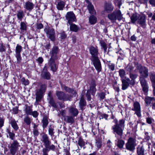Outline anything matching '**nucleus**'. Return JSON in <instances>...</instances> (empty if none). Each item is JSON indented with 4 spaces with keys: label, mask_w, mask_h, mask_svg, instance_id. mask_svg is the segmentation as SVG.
I'll use <instances>...</instances> for the list:
<instances>
[{
    "label": "nucleus",
    "mask_w": 155,
    "mask_h": 155,
    "mask_svg": "<svg viewBox=\"0 0 155 155\" xmlns=\"http://www.w3.org/2000/svg\"><path fill=\"white\" fill-rule=\"evenodd\" d=\"M132 110L135 111L134 114H136L138 117H141L140 105L138 102L136 101L134 102L133 107Z\"/></svg>",
    "instance_id": "6e6552de"
},
{
    "label": "nucleus",
    "mask_w": 155,
    "mask_h": 155,
    "mask_svg": "<svg viewBox=\"0 0 155 155\" xmlns=\"http://www.w3.org/2000/svg\"><path fill=\"white\" fill-rule=\"evenodd\" d=\"M137 155H144L145 150L143 147L139 145L137 148Z\"/></svg>",
    "instance_id": "cd10ccee"
},
{
    "label": "nucleus",
    "mask_w": 155,
    "mask_h": 155,
    "mask_svg": "<svg viewBox=\"0 0 155 155\" xmlns=\"http://www.w3.org/2000/svg\"><path fill=\"white\" fill-rule=\"evenodd\" d=\"M114 7L111 4H107L104 6V11L107 13H110L113 11Z\"/></svg>",
    "instance_id": "b1692460"
},
{
    "label": "nucleus",
    "mask_w": 155,
    "mask_h": 155,
    "mask_svg": "<svg viewBox=\"0 0 155 155\" xmlns=\"http://www.w3.org/2000/svg\"><path fill=\"white\" fill-rule=\"evenodd\" d=\"M90 51L92 55L91 58L98 57V50L97 47H94L93 46L91 47L90 48Z\"/></svg>",
    "instance_id": "a211bd4d"
},
{
    "label": "nucleus",
    "mask_w": 155,
    "mask_h": 155,
    "mask_svg": "<svg viewBox=\"0 0 155 155\" xmlns=\"http://www.w3.org/2000/svg\"><path fill=\"white\" fill-rule=\"evenodd\" d=\"M95 81L94 80L92 81L90 89L87 90L86 94V97L88 101H90L91 99V97L90 93L94 95L96 91L95 86H96Z\"/></svg>",
    "instance_id": "39448f33"
},
{
    "label": "nucleus",
    "mask_w": 155,
    "mask_h": 155,
    "mask_svg": "<svg viewBox=\"0 0 155 155\" xmlns=\"http://www.w3.org/2000/svg\"><path fill=\"white\" fill-rule=\"evenodd\" d=\"M24 111L27 115H30L32 111V106H29L27 104H25L24 107Z\"/></svg>",
    "instance_id": "4be33fe9"
},
{
    "label": "nucleus",
    "mask_w": 155,
    "mask_h": 155,
    "mask_svg": "<svg viewBox=\"0 0 155 155\" xmlns=\"http://www.w3.org/2000/svg\"><path fill=\"white\" fill-rule=\"evenodd\" d=\"M15 56L17 58V62L19 63L21 60V57L20 54H16Z\"/></svg>",
    "instance_id": "0e129e2a"
},
{
    "label": "nucleus",
    "mask_w": 155,
    "mask_h": 155,
    "mask_svg": "<svg viewBox=\"0 0 155 155\" xmlns=\"http://www.w3.org/2000/svg\"><path fill=\"white\" fill-rule=\"evenodd\" d=\"M112 128L114 133H116L119 136L121 137L123 135L124 128L120 127L117 124L114 125Z\"/></svg>",
    "instance_id": "ddd939ff"
},
{
    "label": "nucleus",
    "mask_w": 155,
    "mask_h": 155,
    "mask_svg": "<svg viewBox=\"0 0 155 155\" xmlns=\"http://www.w3.org/2000/svg\"><path fill=\"white\" fill-rule=\"evenodd\" d=\"M48 117L46 116H44L42 120V122L43 124L42 127L44 128H46L48 124Z\"/></svg>",
    "instance_id": "c85d7f7f"
},
{
    "label": "nucleus",
    "mask_w": 155,
    "mask_h": 155,
    "mask_svg": "<svg viewBox=\"0 0 155 155\" xmlns=\"http://www.w3.org/2000/svg\"><path fill=\"white\" fill-rule=\"evenodd\" d=\"M140 81L142 87L147 85L146 80L144 78L140 77Z\"/></svg>",
    "instance_id": "8fccbe9b"
},
{
    "label": "nucleus",
    "mask_w": 155,
    "mask_h": 155,
    "mask_svg": "<svg viewBox=\"0 0 155 155\" xmlns=\"http://www.w3.org/2000/svg\"><path fill=\"white\" fill-rule=\"evenodd\" d=\"M59 51V49L58 46H54L50 52V54L51 55V58L54 59V58H56Z\"/></svg>",
    "instance_id": "2eb2a0df"
},
{
    "label": "nucleus",
    "mask_w": 155,
    "mask_h": 155,
    "mask_svg": "<svg viewBox=\"0 0 155 155\" xmlns=\"http://www.w3.org/2000/svg\"><path fill=\"white\" fill-rule=\"evenodd\" d=\"M41 77L44 79L47 80H49L51 78V74L50 73L47 71V67L45 66L41 72Z\"/></svg>",
    "instance_id": "f8f14e48"
},
{
    "label": "nucleus",
    "mask_w": 155,
    "mask_h": 155,
    "mask_svg": "<svg viewBox=\"0 0 155 155\" xmlns=\"http://www.w3.org/2000/svg\"><path fill=\"white\" fill-rule=\"evenodd\" d=\"M119 75L122 79H124V76L125 75V72L123 69H120L119 71Z\"/></svg>",
    "instance_id": "09e8293b"
},
{
    "label": "nucleus",
    "mask_w": 155,
    "mask_h": 155,
    "mask_svg": "<svg viewBox=\"0 0 155 155\" xmlns=\"http://www.w3.org/2000/svg\"><path fill=\"white\" fill-rule=\"evenodd\" d=\"M48 100L49 101V103L52 107L54 108H56L57 107V106L54 101L53 99H51Z\"/></svg>",
    "instance_id": "603ef678"
},
{
    "label": "nucleus",
    "mask_w": 155,
    "mask_h": 155,
    "mask_svg": "<svg viewBox=\"0 0 155 155\" xmlns=\"http://www.w3.org/2000/svg\"><path fill=\"white\" fill-rule=\"evenodd\" d=\"M79 105L80 107L82 110L84 109V107L86 106V102L84 99L83 96L81 98L79 102Z\"/></svg>",
    "instance_id": "7c9ffc66"
},
{
    "label": "nucleus",
    "mask_w": 155,
    "mask_h": 155,
    "mask_svg": "<svg viewBox=\"0 0 155 155\" xmlns=\"http://www.w3.org/2000/svg\"><path fill=\"white\" fill-rule=\"evenodd\" d=\"M22 47L19 45L18 44L17 45L16 47V54H20V53L22 51Z\"/></svg>",
    "instance_id": "de8ad7c7"
},
{
    "label": "nucleus",
    "mask_w": 155,
    "mask_h": 155,
    "mask_svg": "<svg viewBox=\"0 0 155 155\" xmlns=\"http://www.w3.org/2000/svg\"><path fill=\"white\" fill-rule=\"evenodd\" d=\"M65 5V3L61 0H58L57 2L56 7L58 10H62Z\"/></svg>",
    "instance_id": "412c9836"
},
{
    "label": "nucleus",
    "mask_w": 155,
    "mask_h": 155,
    "mask_svg": "<svg viewBox=\"0 0 155 155\" xmlns=\"http://www.w3.org/2000/svg\"><path fill=\"white\" fill-rule=\"evenodd\" d=\"M109 68L112 71H113L114 69V64H110L108 65Z\"/></svg>",
    "instance_id": "774afa93"
},
{
    "label": "nucleus",
    "mask_w": 155,
    "mask_h": 155,
    "mask_svg": "<svg viewBox=\"0 0 155 155\" xmlns=\"http://www.w3.org/2000/svg\"><path fill=\"white\" fill-rule=\"evenodd\" d=\"M48 64L51 67V70L53 72H55L56 71L57 67L55 63V60L54 58H50L48 61Z\"/></svg>",
    "instance_id": "f3484780"
},
{
    "label": "nucleus",
    "mask_w": 155,
    "mask_h": 155,
    "mask_svg": "<svg viewBox=\"0 0 155 155\" xmlns=\"http://www.w3.org/2000/svg\"><path fill=\"white\" fill-rule=\"evenodd\" d=\"M97 20L96 17L92 15L90 16L89 18V21L90 23L92 25L95 24Z\"/></svg>",
    "instance_id": "e433bc0d"
},
{
    "label": "nucleus",
    "mask_w": 155,
    "mask_h": 155,
    "mask_svg": "<svg viewBox=\"0 0 155 155\" xmlns=\"http://www.w3.org/2000/svg\"><path fill=\"white\" fill-rule=\"evenodd\" d=\"M44 31L46 33L48 37L51 40L53 41L55 40V32L54 29L45 28Z\"/></svg>",
    "instance_id": "9b49d317"
},
{
    "label": "nucleus",
    "mask_w": 155,
    "mask_h": 155,
    "mask_svg": "<svg viewBox=\"0 0 155 155\" xmlns=\"http://www.w3.org/2000/svg\"><path fill=\"white\" fill-rule=\"evenodd\" d=\"M20 29L22 31H24L26 30L27 25L25 22L21 23Z\"/></svg>",
    "instance_id": "49530a36"
},
{
    "label": "nucleus",
    "mask_w": 155,
    "mask_h": 155,
    "mask_svg": "<svg viewBox=\"0 0 155 155\" xmlns=\"http://www.w3.org/2000/svg\"><path fill=\"white\" fill-rule=\"evenodd\" d=\"M140 15L137 13L133 14L130 18L131 22L133 23H134L138 20L139 16Z\"/></svg>",
    "instance_id": "473e14b6"
},
{
    "label": "nucleus",
    "mask_w": 155,
    "mask_h": 155,
    "mask_svg": "<svg viewBox=\"0 0 155 155\" xmlns=\"http://www.w3.org/2000/svg\"><path fill=\"white\" fill-rule=\"evenodd\" d=\"M65 18L69 24L76 21L75 16L72 12H68L66 15Z\"/></svg>",
    "instance_id": "9d476101"
},
{
    "label": "nucleus",
    "mask_w": 155,
    "mask_h": 155,
    "mask_svg": "<svg viewBox=\"0 0 155 155\" xmlns=\"http://www.w3.org/2000/svg\"><path fill=\"white\" fill-rule=\"evenodd\" d=\"M41 141L45 146L42 149V155H49L48 153L50 150L54 151L56 150V147L53 144L51 145V142L47 134H44L41 136Z\"/></svg>",
    "instance_id": "f257e3e1"
},
{
    "label": "nucleus",
    "mask_w": 155,
    "mask_h": 155,
    "mask_svg": "<svg viewBox=\"0 0 155 155\" xmlns=\"http://www.w3.org/2000/svg\"><path fill=\"white\" fill-rule=\"evenodd\" d=\"M54 127L50 125L48 127V134L51 137L54 135Z\"/></svg>",
    "instance_id": "ea45409f"
},
{
    "label": "nucleus",
    "mask_w": 155,
    "mask_h": 155,
    "mask_svg": "<svg viewBox=\"0 0 155 155\" xmlns=\"http://www.w3.org/2000/svg\"><path fill=\"white\" fill-rule=\"evenodd\" d=\"M21 81L22 82V84L25 85H28L29 84L28 80H26L24 78H21Z\"/></svg>",
    "instance_id": "13d9d810"
},
{
    "label": "nucleus",
    "mask_w": 155,
    "mask_h": 155,
    "mask_svg": "<svg viewBox=\"0 0 155 155\" xmlns=\"http://www.w3.org/2000/svg\"><path fill=\"white\" fill-rule=\"evenodd\" d=\"M105 93L104 92H102L99 94V96L101 99L103 100L105 98Z\"/></svg>",
    "instance_id": "69168bd1"
},
{
    "label": "nucleus",
    "mask_w": 155,
    "mask_h": 155,
    "mask_svg": "<svg viewBox=\"0 0 155 155\" xmlns=\"http://www.w3.org/2000/svg\"><path fill=\"white\" fill-rule=\"evenodd\" d=\"M46 89V85L45 84H43L41 85L39 90L37 91L43 94L45 92Z\"/></svg>",
    "instance_id": "58836bf2"
},
{
    "label": "nucleus",
    "mask_w": 155,
    "mask_h": 155,
    "mask_svg": "<svg viewBox=\"0 0 155 155\" xmlns=\"http://www.w3.org/2000/svg\"><path fill=\"white\" fill-rule=\"evenodd\" d=\"M114 4L117 5L119 8H120V6L122 4L121 0H114Z\"/></svg>",
    "instance_id": "6e6d98bb"
},
{
    "label": "nucleus",
    "mask_w": 155,
    "mask_h": 155,
    "mask_svg": "<svg viewBox=\"0 0 155 155\" xmlns=\"http://www.w3.org/2000/svg\"><path fill=\"white\" fill-rule=\"evenodd\" d=\"M124 143V141L123 140L118 139L117 145L120 148H122L123 147Z\"/></svg>",
    "instance_id": "79ce46f5"
},
{
    "label": "nucleus",
    "mask_w": 155,
    "mask_h": 155,
    "mask_svg": "<svg viewBox=\"0 0 155 155\" xmlns=\"http://www.w3.org/2000/svg\"><path fill=\"white\" fill-rule=\"evenodd\" d=\"M43 27V25L41 23H38L36 25V28L38 29H40Z\"/></svg>",
    "instance_id": "338daca9"
},
{
    "label": "nucleus",
    "mask_w": 155,
    "mask_h": 155,
    "mask_svg": "<svg viewBox=\"0 0 155 155\" xmlns=\"http://www.w3.org/2000/svg\"><path fill=\"white\" fill-rule=\"evenodd\" d=\"M78 144L81 148L85 146V142L82 138H80L78 141Z\"/></svg>",
    "instance_id": "a18cd8bd"
},
{
    "label": "nucleus",
    "mask_w": 155,
    "mask_h": 155,
    "mask_svg": "<svg viewBox=\"0 0 155 155\" xmlns=\"http://www.w3.org/2000/svg\"><path fill=\"white\" fill-rule=\"evenodd\" d=\"M17 15L18 19L20 21H21L23 18L25 16V14L23 11L21 10L18 11Z\"/></svg>",
    "instance_id": "72a5a7b5"
},
{
    "label": "nucleus",
    "mask_w": 155,
    "mask_h": 155,
    "mask_svg": "<svg viewBox=\"0 0 155 155\" xmlns=\"http://www.w3.org/2000/svg\"><path fill=\"white\" fill-rule=\"evenodd\" d=\"M60 38L62 39H65L67 37V35L65 34L64 31H61L59 33Z\"/></svg>",
    "instance_id": "864d4df0"
},
{
    "label": "nucleus",
    "mask_w": 155,
    "mask_h": 155,
    "mask_svg": "<svg viewBox=\"0 0 155 155\" xmlns=\"http://www.w3.org/2000/svg\"><path fill=\"white\" fill-rule=\"evenodd\" d=\"M20 146L19 143L17 140H14L11 143L9 147L11 153L12 155H15Z\"/></svg>",
    "instance_id": "0eeeda50"
},
{
    "label": "nucleus",
    "mask_w": 155,
    "mask_h": 155,
    "mask_svg": "<svg viewBox=\"0 0 155 155\" xmlns=\"http://www.w3.org/2000/svg\"><path fill=\"white\" fill-rule=\"evenodd\" d=\"M31 120V119L28 115H26L24 118V122L28 125H30Z\"/></svg>",
    "instance_id": "37998d69"
},
{
    "label": "nucleus",
    "mask_w": 155,
    "mask_h": 155,
    "mask_svg": "<svg viewBox=\"0 0 155 155\" xmlns=\"http://www.w3.org/2000/svg\"><path fill=\"white\" fill-rule=\"evenodd\" d=\"M143 91L144 93H147L148 90L147 85L142 86Z\"/></svg>",
    "instance_id": "680f3d73"
},
{
    "label": "nucleus",
    "mask_w": 155,
    "mask_h": 155,
    "mask_svg": "<svg viewBox=\"0 0 155 155\" xmlns=\"http://www.w3.org/2000/svg\"><path fill=\"white\" fill-rule=\"evenodd\" d=\"M43 94L37 91L36 93V101L35 103V105H37L38 104L39 102L41 101Z\"/></svg>",
    "instance_id": "5701e85b"
},
{
    "label": "nucleus",
    "mask_w": 155,
    "mask_h": 155,
    "mask_svg": "<svg viewBox=\"0 0 155 155\" xmlns=\"http://www.w3.org/2000/svg\"><path fill=\"white\" fill-rule=\"evenodd\" d=\"M5 119L3 116L0 117V128H2L3 126Z\"/></svg>",
    "instance_id": "4d7b16f0"
},
{
    "label": "nucleus",
    "mask_w": 155,
    "mask_h": 155,
    "mask_svg": "<svg viewBox=\"0 0 155 155\" xmlns=\"http://www.w3.org/2000/svg\"><path fill=\"white\" fill-rule=\"evenodd\" d=\"M91 59L96 70L98 72H100L101 70V66L98 57L91 58Z\"/></svg>",
    "instance_id": "1a4fd4ad"
},
{
    "label": "nucleus",
    "mask_w": 155,
    "mask_h": 155,
    "mask_svg": "<svg viewBox=\"0 0 155 155\" xmlns=\"http://www.w3.org/2000/svg\"><path fill=\"white\" fill-rule=\"evenodd\" d=\"M56 94L59 100L63 101H70L72 97L71 94H66L61 91H56Z\"/></svg>",
    "instance_id": "20e7f679"
},
{
    "label": "nucleus",
    "mask_w": 155,
    "mask_h": 155,
    "mask_svg": "<svg viewBox=\"0 0 155 155\" xmlns=\"http://www.w3.org/2000/svg\"><path fill=\"white\" fill-rule=\"evenodd\" d=\"M137 144L135 139L132 137H130L126 143V148L130 151H133L135 149V147Z\"/></svg>",
    "instance_id": "423d86ee"
},
{
    "label": "nucleus",
    "mask_w": 155,
    "mask_h": 155,
    "mask_svg": "<svg viewBox=\"0 0 155 155\" xmlns=\"http://www.w3.org/2000/svg\"><path fill=\"white\" fill-rule=\"evenodd\" d=\"M18 107H15L12 109V113L14 114H16L18 113Z\"/></svg>",
    "instance_id": "bf43d9fd"
},
{
    "label": "nucleus",
    "mask_w": 155,
    "mask_h": 155,
    "mask_svg": "<svg viewBox=\"0 0 155 155\" xmlns=\"http://www.w3.org/2000/svg\"><path fill=\"white\" fill-rule=\"evenodd\" d=\"M6 131L8 134L9 138L12 140H14V139L15 138V134L13 132H11L8 129H7Z\"/></svg>",
    "instance_id": "a19ab883"
},
{
    "label": "nucleus",
    "mask_w": 155,
    "mask_h": 155,
    "mask_svg": "<svg viewBox=\"0 0 155 155\" xmlns=\"http://www.w3.org/2000/svg\"><path fill=\"white\" fill-rule=\"evenodd\" d=\"M144 101L145 103L147 105H149L150 104L151 105L155 101V98L154 97L147 96L145 97Z\"/></svg>",
    "instance_id": "a878e982"
},
{
    "label": "nucleus",
    "mask_w": 155,
    "mask_h": 155,
    "mask_svg": "<svg viewBox=\"0 0 155 155\" xmlns=\"http://www.w3.org/2000/svg\"><path fill=\"white\" fill-rule=\"evenodd\" d=\"M31 114L30 115H32L33 116L35 117H37L38 115V113L36 111H32Z\"/></svg>",
    "instance_id": "052dcab7"
},
{
    "label": "nucleus",
    "mask_w": 155,
    "mask_h": 155,
    "mask_svg": "<svg viewBox=\"0 0 155 155\" xmlns=\"http://www.w3.org/2000/svg\"><path fill=\"white\" fill-rule=\"evenodd\" d=\"M134 68V67L132 64H128L126 68V69L130 72H131L133 71Z\"/></svg>",
    "instance_id": "5fc2aeb1"
},
{
    "label": "nucleus",
    "mask_w": 155,
    "mask_h": 155,
    "mask_svg": "<svg viewBox=\"0 0 155 155\" xmlns=\"http://www.w3.org/2000/svg\"><path fill=\"white\" fill-rule=\"evenodd\" d=\"M137 23L143 28L146 26V16L144 14L140 15L137 21Z\"/></svg>",
    "instance_id": "4468645a"
},
{
    "label": "nucleus",
    "mask_w": 155,
    "mask_h": 155,
    "mask_svg": "<svg viewBox=\"0 0 155 155\" xmlns=\"http://www.w3.org/2000/svg\"><path fill=\"white\" fill-rule=\"evenodd\" d=\"M150 79L152 82V85H155V73L150 72L149 74Z\"/></svg>",
    "instance_id": "c9c22d12"
},
{
    "label": "nucleus",
    "mask_w": 155,
    "mask_h": 155,
    "mask_svg": "<svg viewBox=\"0 0 155 155\" xmlns=\"http://www.w3.org/2000/svg\"><path fill=\"white\" fill-rule=\"evenodd\" d=\"M69 112L74 117L77 116L78 113L77 109L73 107L69 109Z\"/></svg>",
    "instance_id": "2f4dec72"
},
{
    "label": "nucleus",
    "mask_w": 155,
    "mask_h": 155,
    "mask_svg": "<svg viewBox=\"0 0 155 155\" xmlns=\"http://www.w3.org/2000/svg\"><path fill=\"white\" fill-rule=\"evenodd\" d=\"M122 89L125 90L130 85V80L128 78H126V79H122Z\"/></svg>",
    "instance_id": "dca6fc26"
},
{
    "label": "nucleus",
    "mask_w": 155,
    "mask_h": 155,
    "mask_svg": "<svg viewBox=\"0 0 155 155\" xmlns=\"http://www.w3.org/2000/svg\"><path fill=\"white\" fill-rule=\"evenodd\" d=\"M70 30L72 31L77 32L79 29V28L76 25L72 23L70 24Z\"/></svg>",
    "instance_id": "f704fd0d"
},
{
    "label": "nucleus",
    "mask_w": 155,
    "mask_h": 155,
    "mask_svg": "<svg viewBox=\"0 0 155 155\" xmlns=\"http://www.w3.org/2000/svg\"><path fill=\"white\" fill-rule=\"evenodd\" d=\"M100 44L101 46L103 48L104 52L105 53L107 51V46L106 44L103 41H100Z\"/></svg>",
    "instance_id": "c03bdc74"
},
{
    "label": "nucleus",
    "mask_w": 155,
    "mask_h": 155,
    "mask_svg": "<svg viewBox=\"0 0 155 155\" xmlns=\"http://www.w3.org/2000/svg\"><path fill=\"white\" fill-rule=\"evenodd\" d=\"M135 66L136 69L139 71L140 74V77H142L145 78L148 77L149 75L148 70L147 68L143 66L140 64L137 63H135Z\"/></svg>",
    "instance_id": "7ed1b4c3"
},
{
    "label": "nucleus",
    "mask_w": 155,
    "mask_h": 155,
    "mask_svg": "<svg viewBox=\"0 0 155 155\" xmlns=\"http://www.w3.org/2000/svg\"><path fill=\"white\" fill-rule=\"evenodd\" d=\"M61 87L63 90L65 91L66 92L71 93L73 95H76L77 94L76 91L74 89L68 87L65 85H62Z\"/></svg>",
    "instance_id": "6ab92c4d"
},
{
    "label": "nucleus",
    "mask_w": 155,
    "mask_h": 155,
    "mask_svg": "<svg viewBox=\"0 0 155 155\" xmlns=\"http://www.w3.org/2000/svg\"><path fill=\"white\" fill-rule=\"evenodd\" d=\"M64 119L65 121L68 123L72 124L74 122V118L71 116H67Z\"/></svg>",
    "instance_id": "4c0bfd02"
},
{
    "label": "nucleus",
    "mask_w": 155,
    "mask_h": 155,
    "mask_svg": "<svg viewBox=\"0 0 155 155\" xmlns=\"http://www.w3.org/2000/svg\"><path fill=\"white\" fill-rule=\"evenodd\" d=\"M87 8L89 13L91 15H95L96 12L95 10L93 5L90 3H89L87 6Z\"/></svg>",
    "instance_id": "393cba45"
},
{
    "label": "nucleus",
    "mask_w": 155,
    "mask_h": 155,
    "mask_svg": "<svg viewBox=\"0 0 155 155\" xmlns=\"http://www.w3.org/2000/svg\"><path fill=\"white\" fill-rule=\"evenodd\" d=\"M107 17L111 22H115L117 19L120 21L122 19L123 15L119 10H115L113 12L109 14Z\"/></svg>",
    "instance_id": "f03ea898"
},
{
    "label": "nucleus",
    "mask_w": 155,
    "mask_h": 155,
    "mask_svg": "<svg viewBox=\"0 0 155 155\" xmlns=\"http://www.w3.org/2000/svg\"><path fill=\"white\" fill-rule=\"evenodd\" d=\"M10 124H11L12 127L15 130L17 131L19 127L15 119H13L11 120L10 122Z\"/></svg>",
    "instance_id": "c756f323"
},
{
    "label": "nucleus",
    "mask_w": 155,
    "mask_h": 155,
    "mask_svg": "<svg viewBox=\"0 0 155 155\" xmlns=\"http://www.w3.org/2000/svg\"><path fill=\"white\" fill-rule=\"evenodd\" d=\"M153 120H154L153 119L150 117H148L146 118L147 122L148 124H151L152 123Z\"/></svg>",
    "instance_id": "e2e57ef3"
},
{
    "label": "nucleus",
    "mask_w": 155,
    "mask_h": 155,
    "mask_svg": "<svg viewBox=\"0 0 155 155\" xmlns=\"http://www.w3.org/2000/svg\"><path fill=\"white\" fill-rule=\"evenodd\" d=\"M138 75L136 74H134L131 72L129 73V77L131 79L130 80V85L134 86L135 83V79L137 78Z\"/></svg>",
    "instance_id": "aec40b11"
},
{
    "label": "nucleus",
    "mask_w": 155,
    "mask_h": 155,
    "mask_svg": "<svg viewBox=\"0 0 155 155\" xmlns=\"http://www.w3.org/2000/svg\"><path fill=\"white\" fill-rule=\"evenodd\" d=\"M124 123L125 120H124L122 119L119 120V123L117 124L118 125V126H120V127L124 129Z\"/></svg>",
    "instance_id": "3c124183"
},
{
    "label": "nucleus",
    "mask_w": 155,
    "mask_h": 155,
    "mask_svg": "<svg viewBox=\"0 0 155 155\" xmlns=\"http://www.w3.org/2000/svg\"><path fill=\"white\" fill-rule=\"evenodd\" d=\"M34 6L32 2L28 1L25 3L24 8L28 10L31 11L33 9Z\"/></svg>",
    "instance_id": "bb28decb"
}]
</instances>
